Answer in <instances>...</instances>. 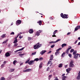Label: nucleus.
Masks as SVG:
<instances>
[{
  "instance_id": "obj_1",
  "label": "nucleus",
  "mask_w": 80,
  "mask_h": 80,
  "mask_svg": "<svg viewBox=\"0 0 80 80\" xmlns=\"http://www.w3.org/2000/svg\"><path fill=\"white\" fill-rule=\"evenodd\" d=\"M42 46V45L41 44H38V45L36 44L34 46V49H38V48H40V47Z\"/></svg>"
},
{
  "instance_id": "obj_2",
  "label": "nucleus",
  "mask_w": 80,
  "mask_h": 80,
  "mask_svg": "<svg viewBox=\"0 0 80 80\" xmlns=\"http://www.w3.org/2000/svg\"><path fill=\"white\" fill-rule=\"evenodd\" d=\"M64 15H65V17L64 15H63V13H62L61 14V17H62L63 18H68V15H66L65 14H64Z\"/></svg>"
},
{
  "instance_id": "obj_3",
  "label": "nucleus",
  "mask_w": 80,
  "mask_h": 80,
  "mask_svg": "<svg viewBox=\"0 0 80 80\" xmlns=\"http://www.w3.org/2000/svg\"><path fill=\"white\" fill-rule=\"evenodd\" d=\"M78 57H80V54L77 53L76 54L74 55V58L75 59H77Z\"/></svg>"
},
{
  "instance_id": "obj_4",
  "label": "nucleus",
  "mask_w": 80,
  "mask_h": 80,
  "mask_svg": "<svg viewBox=\"0 0 80 80\" xmlns=\"http://www.w3.org/2000/svg\"><path fill=\"white\" fill-rule=\"evenodd\" d=\"M73 62L71 61L69 64L70 67H74V64H73Z\"/></svg>"
},
{
  "instance_id": "obj_5",
  "label": "nucleus",
  "mask_w": 80,
  "mask_h": 80,
  "mask_svg": "<svg viewBox=\"0 0 80 80\" xmlns=\"http://www.w3.org/2000/svg\"><path fill=\"white\" fill-rule=\"evenodd\" d=\"M52 62L51 61H49L48 63L47 66H48V67H50L52 66Z\"/></svg>"
},
{
  "instance_id": "obj_6",
  "label": "nucleus",
  "mask_w": 80,
  "mask_h": 80,
  "mask_svg": "<svg viewBox=\"0 0 80 80\" xmlns=\"http://www.w3.org/2000/svg\"><path fill=\"white\" fill-rule=\"evenodd\" d=\"M46 52H47V51L43 50L40 52V54H41V55H43V54H44V53H45Z\"/></svg>"
},
{
  "instance_id": "obj_7",
  "label": "nucleus",
  "mask_w": 80,
  "mask_h": 80,
  "mask_svg": "<svg viewBox=\"0 0 80 80\" xmlns=\"http://www.w3.org/2000/svg\"><path fill=\"white\" fill-rule=\"evenodd\" d=\"M80 26H78L76 27V28L75 29L74 32H75V31H77L78 30V29H80Z\"/></svg>"
},
{
  "instance_id": "obj_8",
  "label": "nucleus",
  "mask_w": 80,
  "mask_h": 80,
  "mask_svg": "<svg viewBox=\"0 0 80 80\" xmlns=\"http://www.w3.org/2000/svg\"><path fill=\"white\" fill-rule=\"evenodd\" d=\"M17 23L16 24V25H18L17 24H20L21 23H22V21L20 20H19L17 21Z\"/></svg>"
},
{
  "instance_id": "obj_9",
  "label": "nucleus",
  "mask_w": 80,
  "mask_h": 80,
  "mask_svg": "<svg viewBox=\"0 0 80 80\" xmlns=\"http://www.w3.org/2000/svg\"><path fill=\"white\" fill-rule=\"evenodd\" d=\"M57 32V30H56L54 32H53V35L52 36V37H56V35H55V33H56V32Z\"/></svg>"
},
{
  "instance_id": "obj_10",
  "label": "nucleus",
  "mask_w": 80,
  "mask_h": 80,
  "mask_svg": "<svg viewBox=\"0 0 80 80\" xmlns=\"http://www.w3.org/2000/svg\"><path fill=\"white\" fill-rule=\"evenodd\" d=\"M34 61H30L28 63L29 65H32L34 63Z\"/></svg>"
},
{
  "instance_id": "obj_11",
  "label": "nucleus",
  "mask_w": 80,
  "mask_h": 80,
  "mask_svg": "<svg viewBox=\"0 0 80 80\" xmlns=\"http://www.w3.org/2000/svg\"><path fill=\"white\" fill-rule=\"evenodd\" d=\"M71 70H72V68H69L66 69V71L67 72V73H69V72H70Z\"/></svg>"
},
{
  "instance_id": "obj_12",
  "label": "nucleus",
  "mask_w": 80,
  "mask_h": 80,
  "mask_svg": "<svg viewBox=\"0 0 80 80\" xmlns=\"http://www.w3.org/2000/svg\"><path fill=\"white\" fill-rule=\"evenodd\" d=\"M24 49V48H22L21 49H19L18 50H17L15 51V52H18V51H22V50H23Z\"/></svg>"
},
{
  "instance_id": "obj_13",
  "label": "nucleus",
  "mask_w": 80,
  "mask_h": 80,
  "mask_svg": "<svg viewBox=\"0 0 80 80\" xmlns=\"http://www.w3.org/2000/svg\"><path fill=\"white\" fill-rule=\"evenodd\" d=\"M29 32L30 33H33V29H30L29 31Z\"/></svg>"
},
{
  "instance_id": "obj_14",
  "label": "nucleus",
  "mask_w": 80,
  "mask_h": 80,
  "mask_svg": "<svg viewBox=\"0 0 80 80\" xmlns=\"http://www.w3.org/2000/svg\"><path fill=\"white\" fill-rule=\"evenodd\" d=\"M6 57H9V56H10V53L9 52H7L5 54Z\"/></svg>"
},
{
  "instance_id": "obj_15",
  "label": "nucleus",
  "mask_w": 80,
  "mask_h": 80,
  "mask_svg": "<svg viewBox=\"0 0 80 80\" xmlns=\"http://www.w3.org/2000/svg\"><path fill=\"white\" fill-rule=\"evenodd\" d=\"M1 37L2 38H5V37H6V34H2V36H1Z\"/></svg>"
},
{
  "instance_id": "obj_16",
  "label": "nucleus",
  "mask_w": 80,
  "mask_h": 80,
  "mask_svg": "<svg viewBox=\"0 0 80 80\" xmlns=\"http://www.w3.org/2000/svg\"><path fill=\"white\" fill-rule=\"evenodd\" d=\"M66 46H67V44L65 43L63 44L62 45V48H63L64 47H65Z\"/></svg>"
},
{
  "instance_id": "obj_17",
  "label": "nucleus",
  "mask_w": 80,
  "mask_h": 80,
  "mask_svg": "<svg viewBox=\"0 0 80 80\" xmlns=\"http://www.w3.org/2000/svg\"><path fill=\"white\" fill-rule=\"evenodd\" d=\"M66 76H64L62 77V80H66Z\"/></svg>"
},
{
  "instance_id": "obj_18",
  "label": "nucleus",
  "mask_w": 80,
  "mask_h": 80,
  "mask_svg": "<svg viewBox=\"0 0 80 80\" xmlns=\"http://www.w3.org/2000/svg\"><path fill=\"white\" fill-rule=\"evenodd\" d=\"M18 42V41L17 40V39H16L14 41L13 43H16Z\"/></svg>"
},
{
  "instance_id": "obj_19",
  "label": "nucleus",
  "mask_w": 80,
  "mask_h": 80,
  "mask_svg": "<svg viewBox=\"0 0 80 80\" xmlns=\"http://www.w3.org/2000/svg\"><path fill=\"white\" fill-rule=\"evenodd\" d=\"M27 70V72H31L32 71V69H26Z\"/></svg>"
},
{
  "instance_id": "obj_20",
  "label": "nucleus",
  "mask_w": 80,
  "mask_h": 80,
  "mask_svg": "<svg viewBox=\"0 0 80 80\" xmlns=\"http://www.w3.org/2000/svg\"><path fill=\"white\" fill-rule=\"evenodd\" d=\"M53 55H51L50 56V60H52L53 59Z\"/></svg>"
},
{
  "instance_id": "obj_21",
  "label": "nucleus",
  "mask_w": 80,
  "mask_h": 80,
  "mask_svg": "<svg viewBox=\"0 0 80 80\" xmlns=\"http://www.w3.org/2000/svg\"><path fill=\"white\" fill-rule=\"evenodd\" d=\"M42 63H40V64L39 66V68H41L42 67Z\"/></svg>"
},
{
  "instance_id": "obj_22",
  "label": "nucleus",
  "mask_w": 80,
  "mask_h": 80,
  "mask_svg": "<svg viewBox=\"0 0 80 80\" xmlns=\"http://www.w3.org/2000/svg\"><path fill=\"white\" fill-rule=\"evenodd\" d=\"M36 35H37V36H39L40 35V33L38 32H37L36 33Z\"/></svg>"
},
{
  "instance_id": "obj_23",
  "label": "nucleus",
  "mask_w": 80,
  "mask_h": 80,
  "mask_svg": "<svg viewBox=\"0 0 80 80\" xmlns=\"http://www.w3.org/2000/svg\"><path fill=\"white\" fill-rule=\"evenodd\" d=\"M8 39L6 40L5 41L2 42V43H3V44L6 43H7V42L8 41Z\"/></svg>"
},
{
  "instance_id": "obj_24",
  "label": "nucleus",
  "mask_w": 80,
  "mask_h": 80,
  "mask_svg": "<svg viewBox=\"0 0 80 80\" xmlns=\"http://www.w3.org/2000/svg\"><path fill=\"white\" fill-rule=\"evenodd\" d=\"M62 50V48H59L58 49H57L56 51V52H58V51H59V50Z\"/></svg>"
},
{
  "instance_id": "obj_25",
  "label": "nucleus",
  "mask_w": 80,
  "mask_h": 80,
  "mask_svg": "<svg viewBox=\"0 0 80 80\" xmlns=\"http://www.w3.org/2000/svg\"><path fill=\"white\" fill-rule=\"evenodd\" d=\"M56 43L55 41H52V42H49V43Z\"/></svg>"
},
{
  "instance_id": "obj_26",
  "label": "nucleus",
  "mask_w": 80,
  "mask_h": 80,
  "mask_svg": "<svg viewBox=\"0 0 80 80\" xmlns=\"http://www.w3.org/2000/svg\"><path fill=\"white\" fill-rule=\"evenodd\" d=\"M39 60V59L38 58H35L34 60V62H35V61H36L37 62Z\"/></svg>"
},
{
  "instance_id": "obj_27",
  "label": "nucleus",
  "mask_w": 80,
  "mask_h": 80,
  "mask_svg": "<svg viewBox=\"0 0 80 80\" xmlns=\"http://www.w3.org/2000/svg\"><path fill=\"white\" fill-rule=\"evenodd\" d=\"M21 34H22V32H20V33H19L17 36L15 38V39H17V38L18 37V36H19V35H20Z\"/></svg>"
},
{
  "instance_id": "obj_28",
  "label": "nucleus",
  "mask_w": 80,
  "mask_h": 80,
  "mask_svg": "<svg viewBox=\"0 0 80 80\" xmlns=\"http://www.w3.org/2000/svg\"><path fill=\"white\" fill-rule=\"evenodd\" d=\"M58 67H59L60 68L62 67V64H59L58 66Z\"/></svg>"
},
{
  "instance_id": "obj_29",
  "label": "nucleus",
  "mask_w": 80,
  "mask_h": 80,
  "mask_svg": "<svg viewBox=\"0 0 80 80\" xmlns=\"http://www.w3.org/2000/svg\"><path fill=\"white\" fill-rule=\"evenodd\" d=\"M36 52H32L31 54L32 56H33V55H36Z\"/></svg>"
},
{
  "instance_id": "obj_30",
  "label": "nucleus",
  "mask_w": 80,
  "mask_h": 80,
  "mask_svg": "<svg viewBox=\"0 0 80 80\" xmlns=\"http://www.w3.org/2000/svg\"><path fill=\"white\" fill-rule=\"evenodd\" d=\"M14 70V69H11L10 70V72H13Z\"/></svg>"
},
{
  "instance_id": "obj_31",
  "label": "nucleus",
  "mask_w": 80,
  "mask_h": 80,
  "mask_svg": "<svg viewBox=\"0 0 80 80\" xmlns=\"http://www.w3.org/2000/svg\"><path fill=\"white\" fill-rule=\"evenodd\" d=\"M52 77V75H49L48 76V79L50 80V79L51 78L50 77Z\"/></svg>"
},
{
  "instance_id": "obj_32",
  "label": "nucleus",
  "mask_w": 80,
  "mask_h": 80,
  "mask_svg": "<svg viewBox=\"0 0 80 80\" xmlns=\"http://www.w3.org/2000/svg\"><path fill=\"white\" fill-rule=\"evenodd\" d=\"M25 55V54L23 53V54H19V55L20 56V57H22V55Z\"/></svg>"
},
{
  "instance_id": "obj_33",
  "label": "nucleus",
  "mask_w": 80,
  "mask_h": 80,
  "mask_svg": "<svg viewBox=\"0 0 80 80\" xmlns=\"http://www.w3.org/2000/svg\"><path fill=\"white\" fill-rule=\"evenodd\" d=\"M29 61H30V60H28L27 61H26L25 63H29Z\"/></svg>"
},
{
  "instance_id": "obj_34",
  "label": "nucleus",
  "mask_w": 80,
  "mask_h": 80,
  "mask_svg": "<svg viewBox=\"0 0 80 80\" xmlns=\"http://www.w3.org/2000/svg\"><path fill=\"white\" fill-rule=\"evenodd\" d=\"M59 53V52H56L55 53V54L56 55H58Z\"/></svg>"
},
{
  "instance_id": "obj_35",
  "label": "nucleus",
  "mask_w": 80,
  "mask_h": 80,
  "mask_svg": "<svg viewBox=\"0 0 80 80\" xmlns=\"http://www.w3.org/2000/svg\"><path fill=\"white\" fill-rule=\"evenodd\" d=\"M77 51H75L74 52H73V55H75V54H76L77 53Z\"/></svg>"
},
{
  "instance_id": "obj_36",
  "label": "nucleus",
  "mask_w": 80,
  "mask_h": 80,
  "mask_svg": "<svg viewBox=\"0 0 80 80\" xmlns=\"http://www.w3.org/2000/svg\"><path fill=\"white\" fill-rule=\"evenodd\" d=\"M38 23H39V25H41V23H42V21H39L38 22Z\"/></svg>"
},
{
  "instance_id": "obj_37",
  "label": "nucleus",
  "mask_w": 80,
  "mask_h": 80,
  "mask_svg": "<svg viewBox=\"0 0 80 80\" xmlns=\"http://www.w3.org/2000/svg\"><path fill=\"white\" fill-rule=\"evenodd\" d=\"M69 50L68 49H67L66 51V53H67V54H68V51H69Z\"/></svg>"
},
{
  "instance_id": "obj_38",
  "label": "nucleus",
  "mask_w": 80,
  "mask_h": 80,
  "mask_svg": "<svg viewBox=\"0 0 80 80\" xmlns=\"http://www.w3.org/2000/svg\"><path fill=\"white\" fill-rule=\"evenodd\" d=\"M60 41H61V39H58L55 42L56 43H57V42H59Z\"/></svg>"
},
{
  "instance_id": "obj_39",
  "label": "nucleus",
  "mask_w": 80,
  "mask_h": 80,
  "mask_svg": "<svg viewBox=\"0 0 80 80\" xmlns=\"http://www.w3.org/2000/svg\"><path fill=\"white\" fill-rule=\"evenodd\" d=\"M1 80H5V78L3 77H2L1 78Z\"/></svg>"
},
{
  "instance_id": "obj_40",
  "label": "nucleus",
  "mask_w": 80,
  "mask_h": 80,
  "mask_svg": "<svg viewBox=\"0 0 80 80\" xmlns=\"http://www.w3.org/2000/svg\"><path fill=\"white\" fill-rule=\"evenodd\" d=\"M17 61H16V60L14 61L13 62V65H15V63L17 62Z\"/></svg>"
},
{
  "instance_id": "obj_41",
  "label": "nucleus",
  "mask_w": 80,
  "mask_h": 80,
  "mask_svg": "<svg viewBox=\"0 0 80 80\" xmlns=\"http://www.w3.org/2000/svg\"><path fill=\"white\" fill-rule=\"evenodd\" d=\"M74 51V49H72L70 51V52L72 53V52H73Z\"/></svg>"
},
{
  "instance_id": "obj_42",
  "label": "nucleus",
  "mask_w": 80,
  "mask_h": 80,
  "mask_svg": "<svg viewBox=\"0 0 80 80\" xmlns=\"http://www.w3.org/2000/svg\"><path fill=\"white\" fill-rule=\"evenodd\" d=\"M68 49L69 50H70V49H71L72 48V47L71 46H69L68 47Z\"/></svg>"
},
{
  "instance_id": "obj_43",
  "label": "nucleus",
  "mask_w": 80,
  "mask_h": 80,
  "mask_svg": "<svg viewBox=\"0 0 80 80\" xmlns=\"http://www.w3.org/2000/svg\"><path fill=\"white\" fill-rule=\"evenodd\" d=\"M18 45V43H16V44L14 45V47H17Z\"/></svg>"
},
{
  "instance_id": "obj_44",
  "label": "nucleus",
  "mask_w": 80,
  "mask_h": 80,
  "mask_svg": "<svg viewBox=\"0 0 80 80\" xmlns=\"http://www.w3.org/2000/svg\"><path fill=\"white\" fill-rule=\"evenodd\" d=\"M5 66V64H2L1 66V68H3V67H4Z\"/></svg>"
},
{
  "instance_id": "obj_45",
  "label": "nucleus",
  "mask_w": 80,
  "mask_h": 80,
  "mask_svg": "<svg viewBox=\"0 0 80 80\" xmlns=\"http://www.w3.org/2000/svg\"><path fill=\"white\" fill-rule=\"evenodd\" d=\"M23 36H21V35H20L19 38H20V39H21L22 38Z\"/></svg>"
},
{
  "instance_id": "obj_46",
  "label": "nucleus",
  "mask_w": 80,
  "mask_h": 80,
  "mask_svg": "<svg viewBox=\"0 0 80 80\" xmlns=\"http://www.w3.org/2000/svg\"><path fill=\"white\" fill-rule=\"evenodd\" d=\"M54 80H59L58 79V78L57 77H55Z\"/></svg>"
},
{
  "instance_id": "obj_47",
  "label": "nucleus",
  "mask_w": 80,
  "mask_h": 80,
  "mask_svg": "<svg viewBox=\"0 0 80 80\" xmlns=\"http://www.w3.org/2000/svg\"><path fill=\"white\" fill-rule=\"evenodd\" d=\"M55 47V45H53L51 46V48H53Z\"/></svg>"
},
{
  "instance_id": "obj_48",
  "label": "nucleus",
  "mask_w": 80,
  "mask_h": 80,
  "mask_svg": "<svg viewBox=\"0 0 80 80\" xmlns=\"http://www.w3.org/2000/svg\"><path fill=\"white\" fill-rule=\"evenodd\" d=\"M15 34V33L13 32H12L11 33L10 35H14Z\"/></svg>"
},
{
  "instance_id": "obj_49",
  "label": "nucleus",
  "mask_w": 80,
  "mask_h": 80,
  "mask_svg": "<svg viewBox=\"0 0 80 80\" xmlns=\"http://www.w3.org/2000/svg\"><path fill=\"white\" fill-rule=\"evenodd\" d=\"M65 55V52H63L62 55V56L63 57V55Z\"/></svg>"
},
{
  "instance_id": "obj_50",
  "label": "nucleus",
  "mask_w": 80,
  "mask_h": 80,
  "mask_svg": "<svg viewBox=\"0 0 80 80\" xmlns=\"http://www.w3.org/2000/svg\"><path fill=\"white\" fill-rule=\"evenodd\" d=\"M43 59V58L41 57L39 58V60H42Z\"/></svg>"
},
{
  "instance_id": "obj_51",
  "label": "nucleus",
  "mask_w": 80,
  "mask_h": 80,
  "mask_svg": "<svg viewBox=\"0 0 80 80\" xmlns=\"http://www.w3.org/2000/svg\"><path fill=\"white\" fill-rule=\"evenodd\" d=\"M68 55H69V57H70L71 58V57H72V54H69Z\"/></svg>"
},
{
  "instance_id": "obj_52",
  "label": "nucleus",
  "mask_w": 80,
  "mask_h": 80,
  "mask_svg": "<svg viewBox=\"0 0 80 80\" xmlns=\"http://www.w3.org/2000/svg\"><path fill=\"white\" fill-rule=\"evenodd\" d=\"M7 63V61H5L3 62V63L4 65H5V63Z\"/></svg>"
},
{
  "instance_id": "obj_53",
  "label": "nucleus",
  "mask_w": 80,
  "mask_h": 80,
  "mask_svg": "<svg viewBox=\"0 0 80 80\" xmlns=\"http://www.w3.org/2000/svg\"><path fill=\"white\" fill-rule=\"evenodd\" d=\"M28 40L30 41L31 40V38L30 37H28Z\"/></svg>"
},
{
  "instance_id": "obj_54",
  "label": "nucleus",
  "mask_w": 80,
  "mask_h": 80,
  "mask_svg": "<svg viewBox=\"0 0 80 80\" xmlns=\"http://www.w3.org/2000/svg\"><path fill=\"white\" fill-rule=\"evenodd\" d=\"M77 41H78V40H76L74 44H76V43H77Z\"/></svg>"
},
{
  "instance_id": "obj_55",
  "label": "nucleus",
  "mask_w": 80,
  "mask_h": 80,
  "mask_svg": "<svg viewBox=\"0 0 80 80\" xmlns=\"http://www.w3.org/2000/svg\"><path fill=\"white\" fill-rule=\"evenodd\" d=\"M49 69H50V68H49V67H48L47 70V71H48V70H49Z\"/></svg>"
},
{
  "instance_id": "obj_56",
  "label": "nucleus",
  "mask_w": 80,
  "mask_h": 80,
  "mask_svg": "<svg viewBox=\"0 0 80 80\" xmlns=\"http://www.w3.org/2000/svg\"><path fill=\"white\" fill-rule=\"evenodd\" d=\"M23 72H27V69L26 70H23Z\"/></svg>"
},
{
  "instance_id": "obj_57",
  "label": "nucleus",
  "mask_w": 80,
  "mask_h": 80,
  "mask_svg": "<svg viewBox=\"0 0 80 80\" xmlns=\"http://www.w3.org/2000/svg\"><path fill=\"white\" fill-rule=\"evenodd\" d=\"M53 72V70H51L50 71V73H52V72Z\"/></svg>"
},
{
  "instance_id": "obj_58",
  "label": "nucleus",
  "mask_w": 80,
  "mask_h": 80,
  "mask_svg": "<svg viewBox=\"0 0 80 80\" xmlns=\"http://www.w3.org/2000/svg\"><path fill=\"white\" fill-rule=\"evenodd\" d=\"M51 52H52V51H50L48 53H51Z\"/></svg>"
},
{
  "instance_id": "obj_59",
  "label": "nucleus",
  "mask_w": 80,
  "mask_h": 80,
  "mask_svg": "<svg viewBox=\"0 0 80 80\" xmlns=\"http://www.w3.org/2000/svg\"><path fill=\"white\" fill-rule=\"evenodd\" d=\"M23 63H21L20 64V66H21L22 65H23Z\"/></svg>"
},
{
  "instance_id": "obj_60",
  "label": "nucleus",
  "mask_w": 80,
  "mask_h": 80,
  "mask_svg": "<svg viewBox=\"0 0 80 80\" xmlns=\"http://www.w3.org/2000/svg\"><path fill=\"white\" fill-rule=\"evenodd\" d=\"M70 32H68L67 33L68 35H70Z\"/></svg>"
},
{
  "instance_id": "obj_61",
  "label": "nucleus",
  "mask_w": 80,
  "mask_h": 80,
  "mask_svg": "<svg viewBox=\"0 0 80 80\" xmlns=\"http://www.w3.org/2000/svg\"><path fill=\"white\" fill-rule=\"evenodd\" d=\"M68 66V65H66L65 66V68H67V66Z\"/></svg>"
},
{
  "instance_id": "obj_62",
  "label": "nucleus",
  "mask_w": 80,
  "mask_h": 80,
  "mask_svg": "<svg viewBox=\"0 0 80 80\" xmlns=\"http://www.w3.org/2000/svg\"><path fill=\"white\" fill-rule=\"evenodd\" d=\"M80 45V42H79L78 43V45Z\"/></svg>"
},
{
  "instance_id": "obj_63",
  "label": "nucleus",
  "mask_w": 80,
  "mask_h": 80,
  "mask_svg": "<svg viewBox=\"0 0 80 80\" xmlns=\"http://www.w3.org/2000/svg\"><path fill=\"white\" fill-rule=\"evenodd\" d=\"M78 40H80V37L78 38Z\"/></svg>"
},
{
  "instance_id": "obj_64",
  "label": "nucleus",
  "mask_w": 80,
  "mask_h": 80,
  "mask_svg": "<svg viewBox=\"0 0 80 80\" xmlns=\"http://www.w3.org/2000/svg\"><path fill=\"white\" fill-rule=\"evenodd\" d=\"M65 74H62V76H64V75H65Z\"/></svg>"
}]
</instances>
